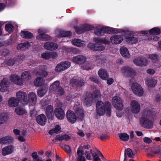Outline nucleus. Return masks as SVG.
I'll list each match as a JSON object with an SVG mask.
<instances>
[{"label":"nucleus","instance_id":"1","mask_svg":"<svg viewBox=\"0 0 161 161\" xmlns=\"http://www.w3.org/2000/svg\"><path fill=\"white\" fill-rule=\"evenodd\" d=\"M94 40L96 43H89L88 47L93 51H101L104 49L105 47L101 44H108L110 43L113 44H118L122 42L123 38L122 35L118 34L112 36L109 41L105 39H102L99 38H95Z\"/></svg>","mask_w":161,"mask_h":161},{"label":"nucleus","instance_id":"2","mask_svg":"<svg viewBox=\"0 0 161 161\" xmlns=\"http://www.w3.org/2000/svg\"><path fill=\"white\" fill-rule=\"evenodd\" d=\"M76 104L75 105H76ZM75 108V114L71 110H68L66 113V117L68 121L72 124L74 123L76 121L77 118L80 119H82L84 117L83 110L80 107Z\"/></svg>","mask_w":161,"mask_h":161},{"label":"nucleus","instance_id":"3","mask_svg":"<svg viewBox=\"0 0 161 161\" xmlns=\"http://www.w3.org/2000/svg\"><path fill=\"white\" fill-rule=\"evenodd\" d=\"M111 106L110 103L108 102H106L104 103L102 101H98L96 105L97 115L102 116L106 113L107 115H109Z\"/></svg>","mask_w":161,"mask_h":161},{"label":"nucleus","instance_id":"4","mask_svg":"<svg viewBox=\"0 0 161 161\" xmlns=\"http://www.w3.org/2000/svg\"><path fill=\"white\" fill-rule=\"evenodd\" d=\"M160 30L158 27H154L148 31H142L141 33L142 34L150 33L151 36H149L148 39L149 41H157L159 39V37L156 36L160 33Z\"/></svg>","mask_w":161,"mask_h":161},{"label":"nucleus","instance_id":"5","mask_svg":"<svg viewBox=\"0 0 161 161\" xmlns=\"http://www.w3.org/2000/svg\"><path fill=\"white\" fill-rule=\"evenodd\" d=\"M118 31L115 29L110 27L99 26L95 30V34L97 36L103 35L104 33L112 34L116 33Z\"/></svg>","mask_w":161,"mask_h":161},{"label":"nucleus","instance_id":"6","mask_svg":"<svg viewBox=\"0 0 161 161\" xmlns=\"http://www.w3.org/2000/svg\"><path fill=\"white\" fill-rule=\"evenodd\" d=\"M90 148V146L87 144H81L78 148L77 151L78 158L77 161H85L86 159L84 157L82 156L83 152L86 149H88Z\"/></svg>","mask_w":161,"mask_h":161},{"label":"nucleus","instance_id":"7","mask_svg":"<svg viewBox=\"0 0 161 161\" xmlns=\"http://www.w3.org/2000/svg\"><path fill=\"white\" fill-rule=\"evenodd\" d=\"M112 103L113 106L117 109H122L123 108V101L120 97L115 96L113 97Z\"/></svg>","mask_w":161,"mask_h":161},{"label":"nucleus","instance_id":"8","mask_svg":"<svg viewBox=\"0 0 161 161\" xmlns=\"http://www.w3.org/2000/svg\"><path fill=\"white\" fill-rule=\"evenodd\" d=\"M93 100L92 95L88 92L83 95L82 101L84 106L86 107H88L92 105Z\"/></svg>","mask_w":161,"mask_h":161},{"label":"nucleus","instance_id":"9","mask_svg":"<svg viewBox=\"0 0 161 161\" xmlns=\"http://www.w3.org/2000/svg\"><path fill=\"white\" fill-rule=\"evenodd\" d=\"M37 97L36 94L33 92H30L27 96V102L25 104L29 106H34L36 103Z\"/></svg>","mask_w":161,"mask_h":161},{"label":"nucleus","instance_id":"10","mask_svg":"<svg viewBox=\"0 0 161 161\" xmlns=\"http://www.w3.org/2000/svg\"><path fill=\"white\" fill-rule=\"evenodd\" d=\"M131 88L133 92L136 95L141 97L143 95V90L139 84L136 83H133L131 86Z\"/></svg>","mask_w":161,"mask_h":161},{"label":"nucleus","instance_id":"11","mask_svg":"<svg viewBox=\"0 0 161 161\" xmlns=\"http://www.w3.org/2000/svg\"><path fill=\"white\" fill-rule=\"evenodd\" d=\"M140 123L142 126L147 128H152L153 126V122L144 117H142L140 118Z\"/></svg>","mask_w":161,"mask_h":161},{"label":"nucleus","instance_id":"12","mask_svg":"<svg viewBox=\"0 0 161 161\" xmlns=\"http://www.w3.org/2000/svg\"><path fill=\"white\" fill-rule=\"evenodd\" d=\"M38 32L40 34L36 36V39L39 40L46 41L50 40V37L47 34H43L47 32L46 30L43 28H40L38 30Z\"/></svg>","mask_w":161,"mask_h":161},{"label":"nucleus","instance_id":"13","mask_svg":"<svg viewBox=\"0 0 161 161\" xmlns=\"http://www.w3.org/2000/svg\"><path fill=\"white\" fill-rule=\"evenodd\" d=\"M130 108L131 112L133 114H137L140 110V104L136 100H132L130 103Z\"/></svg>","mask_w":161,"mask_h":161},{"label":"nucleus","instance_id":"14","mask_svg":"<svg viewBox=\"0 0 161 161\" xmlns=\"http://www.w3.org/2000/svg\"><path fill=\"white\" fill-rule=\"evenodd\" d=\"M27 94L25 92L19 91L16 93V98L19 102L25 104V102H27Z\"/></svg>","mask_w":161,"mask_h":161},{"label":"nucleus","instance_id":"15","mask_svg":"<svg viewBox=\"0 0 161 161\" xmlns=\"http://www.w3.org/2000/svg\"><path fill=\"white\" fill-rule=\"evenodd\" d=\"M0 85L1 92H4L8 91L9 87V82L8 79L6 78H3L1 82Z\"/></svg>","mask_w":161,"mask_h":161},{"label":"nucleus","instance_id":"16","mask_svg":"<svg viewBox=\"0 0 161 161\" xmlns=\"http://www.w3.org/2000/svg\"><path fill=\"white\" fill-rule=\"evenodd\" d=\"M87 59L85 56L80 55L72 58V61L75 63L80 64L84 63Z\"/></svg>","mask_w":161,"mask_h":161},{"label":"nucleus","instance_id":"17","mask_svg":"<svg viewBox=\"0 0 161 161\" xmlns=\"http://www.w3.org/2000/svg\"><path fill=\"white\" fill-rule=\"evenodd\" d=\"M84 84V80L80 78L76 77L71 80L70 85L73 86L75 85L77 86H81Z\"/></svg>","mask_w":161,"mask_h":161},{"label":"nucleus","instance_id":"18","mask_svg":"<svg viewBox=\"0 0 161 161\" xmlns=\"http://www.w3.org/2000/svg\"><path fill=\"white\" fill-rule=\"evenodd\" d=\"M10 80L14 83L19 86L23 85V81L19 76L16 74H12L10 76Z\"/></svg>","mask_w":161,"mask_h":161},{"label":"nucleus","instance_id":"19","mask_svg":"<svg viewBox=\"0 0 161 161\" xmlns=\"http://www.w3.org/2000/svg\"><path fill=\"white\" fill-rule=\"evenodd\" d=\"M123 74L126 76H130L135 75L134 70L129 67H124L122 69Z\"/></svg>","mask_w":161,"mask_h":161},{"label":"nucleus","instance_id":"20","mask_svg":"<svg viewBox=\"0 0 161 161\" xmlns=\"http://www.w3.org/2000/svg\"><path fill=\"white\" fill-rule=\"evenodd\" d=\"M20 77L23 84L24 82H28L31 80V75L29 71H25L21 74Z\"/></svg>","mask_w":161,"mask_h":161},{"label":"nucleus","instance_id":"21","mask_svg":"<svg viewBox=\"0 0 161 161\" xmlns=\"http://www.w3.org/2000/svg\"><path fill=\"white\" fill-rule=\"evenodd\" d=\"M45 48L48 50H54L58 48L57 44L53 42H46L44 45Z\"/></svg>","mask_w":161,"mask_h":161},{"label":"nucleus","instance_id":"22","mask_svg":"<svg viewBox=\"0 0 161 161\" xmlns=\"http://www.w3.org/2000/svg\"><path fill=\"white\" fill-rule=\"evenodd\" d=\"M148 62V60L141 58H136L133 60V63L139 66H145Z\"/></svg>","mask_w":161,"mask_h":161},{"label":"nucleus","instance_id":"23","mask_svg":"<svg viewBox=\"0 0 161 161\" xmlns=\"http://www.w3.org/2000/svg\"><path fill=\"white\" fill-rule=\"evenodd\" d=\"M14 150V147L12 145L6 146L2 150V154L3 156H6L11 154Z\"/></svg>","mask_w":161,"mask_h":161},{"label":"nucleus","instance_id":"24","mask_svg":"<svg viewBox=\"0 0 161 161\" xmlns=\"http://www.w3.org/2000/svg\"><path fill=\"white\" fill-rule=\"evenodd\" d=\"M90 26L87 25H81L80 27H74L76 32L78 34H80L85 31H89L90 29Z\"/></svg>","mask_w":161,"mask_h":161},{"label":"nucleus","instance_id":"25","mask_svg":"<svg viewBox=\"0 0 161 161\" xmlns=\"http://www.w3.org/2000/svg\"><path fill=\"white\" fill-rule=\"evenodd\" d=\"M55 34L59 37H68L71 35V33L69 31H64L59 29L55 31Z\"/></svg>","mask_w":161,"mask_h":161},{"label":"nucleus","instance_id":"26","mask_svg":"<svg viewBox=\"0 0 161 161\" xmlns=\"http://www.w3.org/2000/svg\"><path fill=\"white\" fill-rule=\"evenodd\" d=\"M145 82L149 88L154 87L157 83V80L152 77L147 78L145 79Z\"/></svg>","mask_w":161,"mask_h":161},{"label":"nucleus","instance_id":"27","mask_svg":"<svg viewBox=\"0 0 161 161\" xmlns=\"http://www.w3.org/2000/svg\"><path fill=\"white\" fill-rule=\"evenodd\" d=\"M71 42L74 45L79 47H84L86 45L85 41L79 39H74L72 40Z\"/></svg>","mask_w":161,"mask_h":161},{"label":"nucleus","instance_id":"28","mask_svg":"<svg viewBox=\"0 0 161 161\" xmlns=\"http://www.w3.org/2000/svg\"><path fill=\"white\" fill-rule=\"evenodd\" d=\"M120 52L122 56L125 58H129L130 57L129 51L125 47H121L120 49Z\"/></svg>","mask_w":161,"mask_h":161},{"label":"nucleus","instance_id":"29","mask_svg":"<svg viewBox=\"0 0 161 161\" xmlns=\"http://www.w3.org/2000/svg\"><path fill=\"white\" fill-rule=\"evenodd\" d=\"M36 120L40 125H44L46 122L47 119L46 116L44 114H42L37 116Z\"/></svg>","mask_w":161,"mask_h":161},{"label":"nucleus","instance_id":"30","mask_svg":"<svg viewBox=\"0 0 161 161\" xmlns=\"http://www.w3.org/2000/svg\"><path fill=\"white\" fill-rule=\"evenodd\" d=\"M54 113L57 118L60 119H62L64 118L65 116L64 111L60 108L55 109Z\"/></svg>","mask_w":161,"mask_h":161},{"label":"nucleus","instance_id":"31","mask_svg":"<svg viewBox=\"0 0 161 161\" xmlns=\"http://www.w3.org/2000/svg\"><path fill=\"white\" fill-rule=\"evenodd\" d=\"M60 83L59 81H56L54 82L50 86L49 88V92L55 93L57 92L59 87Z\"/></svg>","mask_w":161,"mask_h":161},{"label":"nucleus","instance_id":"32","mask_svg":"<svg viewBox=\"0 0 161 161\" xmlns=\"http://www.w3.org/2000/svg\"><path fill=\"white\" fill-rule=\"evenodd\" d=\"M19 102L15 97L10 98L8 100V104L11 107H14L18 105Z\"/></svg>","mask_w":161,"mask_h":161},{"label":"nucleus","instance_id":"33","mask_svg":"<svg viewBox=\"0 0 161 161\" xmlns=\"http://www.w3.org/2000/svg\"><path fill=\"white\" fill-rule=\"evenodd\" d=\"M98 74L99 77L104 80H106L108 77L107 71L104 69H100L98 72Z\"/></svg>","mask_w":161,"mask_h":161},{"label":"nucleus","instance_id":"34","mask_svg":"<svg viewBox=\"0 0 161 161\" xmlns=\"http://www.w3.org/2000/svg\"><path fill=\"white\" fill-rule=\"evenodd\" d=\"M47 67L45 65H42L39 69V71L37 73V75H42L46 77L47 75V73L46 71Z\"/></svg>","mask_w":161,"mask_h":161},{"label":"nucleus","instance_id":"35","mask_svg":"<svg viewBox=\"0 0 161 161\" xmlns=\"http://www.w3.org/2000/svg\"><path fill=\"white\" fill-rule=\"evenodd\" d=\"M31 44L28 42H26L24 43H22L18 45L17 48L18 50H25L31 46Z\"/></svg>","mask_w":161,"mask_h":161},{"label":"nucleus","instance_id":"36","mask_svg":"<svg viewBox=\"0 0 161 161\" xmlns=\"http://www.w3.org/2000/svg\"><path fill=\"white\" fill-rule=\"evenodd\" d=\"M12 141V138L10 136H6L0 139V143L2 144L9 143Z\"/></svg>","mask_w":161,"mask_h":161},{"label":"nucleus","instance_id":"37","mask_svg":"<svg viewBox=\"0 0 161 161\" xmlns=\"http://www.w3.org/2000/svg\"><path fill=\"white\" fill-rule=\"evenodd\" d=\"M21 36L24 38L30 39L33 37V35L29 31H22L21 32Z\"/></svg>","mask_w":161,"mask_h":161},{"label":"nucleus","instance_id":"38","mask_svg":"<svg viewBox=\"0 0 161 161\" xmlns=\"http://www.w3.org/2000/svg\"><path fill=\"white\" fill-rule=\"evenodd\" d=\"M44 80L42 78H37L34 80V84L36 86L38 87L42 85L44 83Z\"/></svg>","mask_w":161,"mask_h":161},{"label":"nucleus","instance_id":"39","mask_svg":"<svg viewBox=\"0 0 161 161\" xmlns=\"http://www.w3.org/2000/svg\"><path fill=\"white\" fill-rule=\"evenodd\" d=\"M8 117L7 113L0 112V125L4 123Z\"/></svg>","mask_w":161,"mask_h":161},{"label":"nucleus","instance_id":"40","mask_svg":"<svg viewBox=\"0 0 161 161\" xmlns=\"http://www.w3.org/2000/svg\"><path fill=\"white\" fill-rule=\"evenodd\" d=\"M46 113L47 117L50 118L52 117L53 114V108L51 105H48L46 108Z\"/></svg>","mask_w":161,"mask_h":161},{"label":"nucleus","instance_id":"41","mask_svg":"<svg viewBox=\"0 0 161 161\" xmlns=\"http://www.w3.org/2000/svg\"><path fill=\"white\" fill-rule=\"evenodd\" d=\"M90 148L88 149H86L85 150L84 152H83V154L85 155L86 158L88 160L92 159L91 154L92 153V150Z\"/></svg>","mask_w":161,"mask_h":161},{"label":"nucleus","instance_id":"42","mask_svg":"<svg viewBox=\"0 0 161 161\" xmlns=\"http://www.w3.org/2000/svg\"><path fill=\"white\" fill-rule=\"evenodd\" d=\"M15 112L18 115H22L25 113V110L23 107H18L15 108Z\"/></svg>","mask_w":161,"mask_h":161},{"label":"nucleus","instance_id":"43","mask_svg":"<svg viewBox=\"0 0 161 161\" xmlns=\"http://www.w3.org/2000/svg\"><path fill=\"white\" fill-rule=\"evenodd\" d=\"M47 91V88L45 87L39 88L37 92V95L40 97H42L46 94Z\"/></svg>","mask_w":161,"mask_h":161},{"label":"nucleus","instance_id":"44","mask_svg":"<svg viewBox=\"0 0 161 161\" xmlns=\"http://www.w3.org/2000/svg\"><path fill=\"white\" fill-rule=\"evenodd\" d=\"M61 131V127L58 125H55V128L50 130L49 132V134L52 135L53 133H58Z\"/></svg>","mask_w":161,"mask_h":161},{"label":"nucleus","instance_id":"45","mask_svg":"<svg viewBox=\"0 0 161 161\" xmlns=\"http://www.w3.org/2000/svg\"><path fill=\"white\" fill-rule=\"evenodd\" d=\"M126 41L131 44L136 43L138 41L137 39L134 37H129L125 38Z\"/></svg>","mask_w":161,"mask_h":161},{"label":"nucleus","instance_id":"46","mask_svg":"<svg viewBox=\"0 0 161 161\" xmlns=\"http://www.w3.org/2000/svg\"><path fill=\"white\" fill-rule=\"evenodd\" d=\"M151 152L155 154H161V147L159 146H155L152 148Z\"/></svg>","mask_w":161,"mask_h":161},{"label":"nucleus","instance_id":"47","mask_svg":"<svg viewBox=\"0 0 161 161\" xmlns=\"http://www.w3.org/2000/svg\"><path fill=\"white\" fill-rule=\"evenodd\" d=\"M119 137L120 140L122 141L125 142L127 141L128 140L129 136L127 134L123 133L119 134Z\"/></svg>","mask_w":161,"mask_h":161},{"label":"nucleus","instance_id":"48","mask_svg":"<svg viewBox=\"0 0 161 161\" xmlns=\"http://www.w3.org/2000/svg\"><path fill=\"white\" fill-rule=\"evenodd\" d=\"M152 111L148 108H146L143 110L142 115L145 117H149L152 115Z\"/></svg>","mask_w":161,"mask_h":161},{"label":"nucleus","instance_id":"49","mask_svg":"<svg viewBox=\"0 0 161 161\" xmlns=\"http://www.w3.org/2000/svg\"><path fill=\"white\" fill-rule=\"evenodd\" d=\"M14 29V26L11 24L8 23L5 25V29L9 33H11Z\"/></svg>","mask_w":161,"mask_h":161},{"label":"nucleus","instance_id":"50","mask_svg":"<svg viewBox=\"0 0 161 161\" xmlns=\"http://www.w3.org/2000/svg\"><path fill=\"white\" fill-rule=\"evenodd\" d=\"M65 50L67 52H69V50H71L72 52L75 54H79L80 53V51L77 48H69L67 47H65Z\"/></svg>","mask_w":161,"mask_h":161},{"label":"nucleus","instance_id":"51","mask_svg":"<svg viewBox=\"0 0 161 161\" xmlns=\"http://www.w3.org/2000/svg\"><path fill=\"white\" fill-rule=\"evenodd\" d=\"M127 154L130 158H133L134 156L132 150L130 148H128L125 152V155Z\"/></svg>","mask_w":161,"mask_h":161},{"label":"nucleus","instance_id":"52","mask_svg":"<svg viewBox=\"0 0 161 161\" xmlns=\"http://www.w3.org/2000/svg\"><path fill=\"white\" fill-rule=\"evenodd\" d=\"M86 61L84 63V64L82 66V68L83 69L89 70L91 69V66L90 63L88 62H86Z\"/></svg>","mask_w":161,"mask_h":161},{"label":"nucleus","instance_id":"53","mask_svg":"<svg viewBox=\"0 0 161 161\" xmlns=\"http://www.w3.org/2000/svg\"><path fill=\"white\" fill-rule=\"evenodd\" d=\"M55 70L58 72H60L65 70L63 68L61 62L57 65L55 68Z\"/></svg>","mask_w":161,"mask_h":161},{"label":"nucleus","instance_id":"54","mask_svg":"<svg viewBox=\"0 0 161 161\" xmlns=\"http://www.w3.org/2000/svg\"><path fill=\"white\" fill-rule=\"evenodd\" d=\"M34 161H42V160L38 157L37 153L36 152L33 153L31 154Z\"/></svg>","mask_w":161,"mask_h":161},{"label":"nucleus","instance_id":"55","mask_svg":"<svg viewBox=\"0 0 161 161\" xmlns=\"http://www.w3.org/2000/svg\"><path fill=\"white\" fill-rule=\"evenodd\" d=\"M159 57V55L157 54H152L149 55L148 58L153 60L156 61L158 60V58Z\"/></svg>","mask_w":161,"mask_h":161},{"label":"nucleus","instance_id":"56","mask_svg":"<svg viewBox=\"0 0 161 161\" xmlns=\"http://www.w3.org/2000/svg\"><path fill=\"white\" fill-rule=\"evenodd\" d=\"M61 62L65 70L69 68L71 65V63L69 62L65 61Z\"/></svg>","mask_w":161,"mask_h":161},{"label":"nucleus","instance_id":"57","mask_svg":"<svg viewBox=\"0 0 161 161\" xmlns=\"http://www.w3.org/2000/svg\"><path fill=\"white\" fill-rule=\"evenodd\" d=\"M50 53L45 52L42 53L41 56L42 58L45 59H48L50 58Z\"/></svg>","mask_w":161,"mask_h":161},{"label":"nucleus","instance_id":"58","mask_svg":"<svg viewBox=\"0 0 161 161\" xmlns=\"http://www.w3.org/2000/svg\"><path fill=\"white\" fill-rule=\"evenodd\" d=\"M64 91L62 88L60 87L58 90H57V92L55 93L59 95H61L64 94Z\"/></svg>","mask_w":161,"mask_h":161},{"label":"nucleus","instance_id":"59","mask_svg":"<svg viewBox=\"0 0 161 161\" xmlns=\"http://www.w3.org/2000/svg\"><path fill=\"white\" fill-rule=\"evenodd\" d=\"M93 159L94 161H101V159L97 156L96 153H93L92 154Z\"/></svg>","mask_w":161,"mask_h":161},{"label":"nucleus","instance_id":"60","mask_svg":"<svg viewBox=\"0 0 161 161\" xmlns=\"http://www.w3.org/2000/svg\"><path fill=\"white\" fill-rule=\"evenodd\" d=\"M91 80L95 82L96 83H99V81L97 80V77L95 76H91L90 78Z\"/></svg>","mask_w":161,"mask_h":161},{"label":"nucleus","instance_id":"61","mask_svg":"<svg viewBox=\"0 0 161 161\" xmlns=\"http://www.w3.org/2000/svg\"><path fill=\"white\" fill-rule=\"evenodd\" d=\"M116 111L117 116L118 117H121L123 115V113L122 111V109H117Z\"/></svg>","mask_w":161,"mask_h":161},{"label":"nucleus","instance_id":"62","mask_svg":"<svg viewBox=\"0 0 161 161\" xmlns=\"http://www.w3.org/2000/svg\"><path fill=\"white\" fill-rule=\"evenodd\" d=\"M50 58L53 59H55L58 56L57 54L55 52L50 53Z\"/></svg>","mask_w":161,"mask_h":161},{"label":"nucleus","instance_id":"63","mask_svg":"<svg viewBox=\"0 0 161 161\" xmlns=\"http://www.w3.org/2000/svg\"><path fill=\"white\" fill-rule=\"evenodd\" d=\"M144 142L147 144L151 143L152 142V140L151 139L148 137H145L143 139Z\"/></svg>","mask_w":161,"mask_h":161},{"label":"nucleus","instance_id":"64","mask_svg":"<svg viewBox=\"0 0 161 161\" xmlns=\"http://www.w3.org/2000/svg\"><path fill=\"white\" fill-rule=\"evenodd\" d=\"M63 148L68 153H70V149L69 146L64 145Z\"/></svg>","mask_w":161,"mask_h":161}]
</instances>
